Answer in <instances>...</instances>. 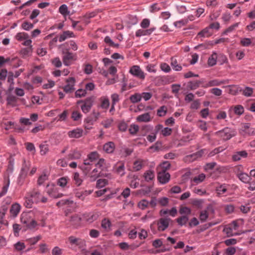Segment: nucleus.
Listing matches in <instances>:
<instances>
[{"label": "nucleus", "instance_id": "obj_1", "mask_svg": "<svg viewBox=\"0 0 255 255\" xmlns=\"http://www.w3.org/2000/svg\"><path fill=\"white\" fill-rule=\"evenodd\" d=\"M215 134L226 141L230 139L232 137L236 135V131L231 128L226 127L222 130L215 132Z\"/></svg>", "mask_w": 255, "mask_h": 255}, {"label": "nucleus", "instance_id": "obj_2", "mask_svg": "<svg viewBox=\"0 0 255 255\" xmlns=\"http://www.w3.org/2000/svg\"><path fill=\"white\" fill-rule=\"evenodd\" d=\"M206 149H202L198 151L191 154L187 155L184 158L185 162H192L198 158H201L206 151Z\"/></svg>", "mask_w": 255, "mask_h": 255}, {"label": "nucleus", "instance_id": "obj_3", "mask_svg": "<svg viewBox=\"0 0 255 255\" xmlns=\"http://www.w3.org/2000/svg\"><path fill=\"white\" fill-rule=\"evenodd\" d=\"M172 220L170 218H161L157 222V229L160 232L164 231L169 226Z\"/></svg>", "mask_w": 255, "mask_h": 255}, {"label": "nucleus", "instance_id": "obj_4", "mask_svg": "<svg viewBox=\"0 0 255 255\" xmlns=\"http://www.w3.org/2000/svg\"><path fill=\"white\" fill-rule=\"evenodd\" d=\"M68 241L71 246L75 245L82 250H83V249L85 248L86 242L84 240L77 238L74 236H70L68 238Z\"/></svg>", "mask_w": 255, "mask_h": 255}, {"label": "nucleus", "instance_id": "obj_5", "mask_svg": "<svg viewBox=\"0 0 255 255\" xmlns=\"http://www.w3.org/2000/svg\"><path fill=\"white\" fill-rule=\"evenodd\" d=\"M129 73L140 79L143 80L145 78L144 73L139 66H132L129 70Z\"/></svg>", "mask_w": 255, "mask_h": 255}, {"label": "nucleus", "instance_id": "obj_6", "mask_svg": "<svg viewBox=\"0 0 255 255\" xmlns=\"http://www.w3.org/2000/svg\"><path fill=\"white\" fill-rule=\"evenodd\" d=\"M100 115V114L99 112H97L94 110L91 114L85 119L84 123L86 124H89L90 126H92L99 119Z\"/></svg>", "mask_w": 255, "mask_h": 255}, {"label": "nucleus", "instance_id": "obj_7", "mask_svg": "<svg viewBox=\"0 0 255 255\" xmlns=\"http://www.w3.org/2000/svg\"><path fill=\"white\" fill-rule=\"evenodd\" d=\"M250 124H245L239 130L240 133L243 135H251L255 134V130L253 128L250 127Z\"/></svg>", "mask_w": 255, "mask_h": 255}, {"label": "nucleus", "instance_id": "obj_8", "mask_svg": "<svg viewBox=\"0 0 255 255\" xmlns=\"http://www.w3.org/2000/svg\"><path fill=\"white\" fill-rule=\"evenodd\" d=\"M66 81L67 84L63 88L64 91L66 93L72 92L74 90L75 78L74 77H69L66 79Z\"/></svg>", "mask_w": 255, "mask_h": 255}, {"label": "nucleus", "instance_id": "obj_9", "mask_svg": "<svg viewBox=\"0 0 255 255\" xmlns=\"http://www.w3.org/2000/svg\"><path fill=\"white\" fill-rule=\"evenodd\" d=\"M170 178V175L168 172H159L157 175V179L159 182L164 184L168 182Z\"/></svg>", "mask_w": 255, "mask_h": 255}, {"label": "nucleus", "instance_id": "obj_10", "mask_svg": "<svg viewBox=\"0 0 255 255\" xmlns=\"http://www.w3.org/2000/svg\"><path fill=\"white\" fill-rule=\"evenodd\" d=\"M83 130L80 128H77L68 132V135L70 138H78L83 135Z\"/></svg>", "mask_w": 255, "mask_h": 255}, {"label": "nucleus", "instance_id": "obj_11", "mask_svg": "<svg viewBox=\"0 0 255 255\" xmlns=\"http://www.w3.org/2000/svg\"><path fill=\"white\" fill-rule=\"evenodd\" d=\"M99 217L98 213H89L84 214L83 215V218L89 223H92L96 220Z\"/></svg>", "mask_w": 255, "mask_h": 255}, {"label": "nucleus", "instance_id": "obj_12", "mask_svg": "<svg viewBox=\"0 0 255 255\" xmlns=\"http://www.w3.org/2000/svg\"><path fill=\"white\" fill-rule=\"evenodd\" d=\"M177 211L176 207H174L171 208V210L168 209H161L159 212V215L160 216H163L167 214L172 217H175L177 214Z\"/></svg>", "mask_w": 255, "mask_h": 255}, {"label": "nucleus", "instance_id": "obj_13", "mask_svg": "<svg viewBox=\"0 0 255 255\" xmlns=\"http://www.w3.org/2000/svg\"><path fill=\"white\" fill-rule=\"evenodd\" d=\"M115 148V144L112 141H109L106 143L103 146V149L108 153H112L114 152Z\"/></svg>", "mask_w": 255, "mask_h": 255}, {"label": "nucleus", "instance_id": "obj_14", "mask_svg": "<svg viewBox=\"0 0 255 255\" xmlns=\"http://www.w3.org/2000/svg\"><path fill=\"white\" fill-rule=\"evenodd\" d=\"M32 50L33 49L32 46H30L28 47L21 49L19 52V53L22 58H25L26 57L31 55Z\"/></svg>", "mask_w": 255, "mask_h": 255}, {"label": "nucleus", "instance_id": "obj_15", "mask_svg": "<svg viewBox=\"0 0 255 255\" xmlns=\"http://www.w3.org/2000/svg\"><path fill=\"white\" fill-rule=\"evenodd\" d=\"M155 28L154 27H153L146 30L138 29L136 31L135 33V35L137 37H140L141 36L144 35H149L155 30Z\"/></svg>", "mask_w": 255, "mask_h": 255}, {"label": "nucleus", "instance_id": "obj_16", "mask_svg": "<svg viewBox=\"0 0 255 255\" xmlns=\"http://www.w3.org/2000/svg\"><path fill=\"white\" fill-rule=\"evenodd\" d=\"M248 153L246 150L240 151L236 152L233 156L232 159L234 161H239L241 157H247Z\"/></svg>", "mask_w": 255, "mask_h": 255}, {"label": "nucleus", "instance_id": "obj_17", "mask_svg": "<svg viewBox=\"0 0 255 255\" xmlns=\"http://www.w3.org/2000/svg\"><path fill=\"white\" fill-rule=\"evenodd\" d=\"M20 210V206L18 203H14L12 205L10 209V213L11 215L13 217H15L19 213Z\"/></svg>", "mask_w": 255, "mask_h": 255}, {"label": "nucleus", "instance_id": "obj_18", "mask_svg": "<svg viewBox=\"0 0 255 255\" xmlns=\"http://www.w3.org/2000/svg\"><path fill=\"white\" fill-rule=\"evenodd\" d=\"M217 58L218 55L217 53L213 52L208 59V65L209 66L212 67L215 65L217 63Z\"/></svg>", "mask_w": 255, "mask_h": 255}, {"label": "nucleus", "instance_id": "obj_19", "mask_svg": "<svg viewBox=\"0 0 255 255\" xmlns=\"http://www.w3.org/2000/svg\"><path fill=\"white\" fill-rule=\"evenodd\" d=\"M75 35L73 32L67 30L64 31L63 33L60 35L58 40L60 42H62L68 37H73Z\"/></svg>", "mask_w": 255, "mask_h": 255}, {"label": "nucleus", "instance_id": "obj_20", "mask_svg": "<svg viewBox=\"0 0 255 255\" xmlns=\"http://www.w3.org/2000/svg\"><path fill=\"white\" fill-rule=\"evenodd\" d=\"M81 220L82 218L80 216L77 214H75L71 216L70 222L71 223L72 225L77 227L80 225Z\"/></svg>", "mask_w": 255, "mask_h": 255}, {"label": "nucleus", "instance_id": "obj_21", "mask_svg": "<svg viewBox=\"0 0 255 255\" xmlns=\"http://www.w3.org/2000/svg\"><path fill=\"white\" fill-rule=\"evenodd\" d=\"M91 193V191H76L75 193V196L82 200H83L88 195Z\"/></svg>", "mask_w": 255, "mask_h": 255}, {"label": "nucleus", "instance_id": "obj_22", "mask_svg": "<svg viewBox=\"0 0 255 255\" xmlns=\"http://www.w3.org/2000/svg\"><path fill=\"white\" fill-rule=\"evenodd\" d=\"M136 120L139 122H148L151 121L150 116L148 113H146L138 116Z\"/></svg>", "mask_w": 255, "mask_h": 255}, {"label": "nucleus", "instance_id": "obj_23", "mask_svg": "<svg viewBox=\"0 0 255 255\" xmlns=\"http://www.w3.org/2000/svg\"><path fill=\"white\" fill-rule=\"evenodd\" d=\"M74 56L72 53L67 51L65 53V55L63 57V62L65 65L69 66L70 62H69L70 60H73Z\"/></svg>", "mask_w": 255, "mask_h": 255}, {"label": "nucleus", "instance_id": "obj_24", "mask_svg": "<svg viewBox=\"0 0 255 255\" xmlns=\"http://www.w3.org/2000/svg\"><path fill=\"white\" fill-rule=\"evenodd\" d=\"M202 83L201 81H191L188 83L187 87L190 90H193L198 88Z\"/></svg>", "mask_w": 255, "mask_h": 255}, {"label": "nucleus", "instance_id": "obj_25", "mask_svg": "<svg viewBox=\"0 0 255 255\" xmlns=\"http://www.w3.org/2000/svg\"><path fill=\"white\" fill-rule=\"evenodd\" d=\"M225 83L224 81H219L217 79H215L213 80H211L208 82V83L206 85V86H203L205 88L209 87H213L216 86H219L222 84Z\"/></svg>", "mask_w": 255, "mask_h": 255}, {"label": "nucleus", "instance_id": "obj_26", "mask_svg": "<svg viewBox=\"0 0 255 255\" xmlns=\"http://www.w3.org/2000/svg\"><path fill=\"white\" fill-rule=\"evenodd\" d=\"M238 177L241 181L245 183H248L251 179L248 174L244 172L238 174Z\"/></svg>", "mask_w": 255, "mask_h": 255}, {"label": "nucleus", "instance_id": "obj_27", "mask_svg": "<svg viewBox=\"0 0 255 255\" xmlns=\"http://www.w3.org/2000/svg\"><path fill=\"white\" fill-rule=\"evenodd\" d=\"M171 65L173 69L176 71H180L182 69V66L178 64L176 59L174 57L171 58Z\"/></svg>", "mask_w": 255, "mask_h": 255}, {"label": "nucleus", "instance_id": "obj_28", "mask_svg": "<svg viewBox=\"0 0 255 255\" xmlns=\"http://www.w3.org/2000/svg\"><path fill=\"white\" fill-rule=\"evenodd\" d=\"M212 32L210 31V28L209 27H206L198 33V36L203 37H208L212 35Z\"/></svg>", "mask_w": 255, "mask_h": 255}, {"label": "nucleus", "instance_id": "obj_29", "mask_svg": "<svg viewBox=\"0 0 255 255\" xmlns=\"http://www.w3.org/2000/svg\"><path fill=\"white\" fill-rule=\"evenodd\" d=\"M188 217L186 215H183L176 219L177 223L180 226L185 225L188 221Z\"/></svg>", "mask_w": 255, "mask_h": 255}, {"label": "nucleus", "instance_id": "obj_30", "mask_svg": "<svg viewBox=\"0 0 255 255\" xmlns=\"http://www.w3.org/2000/svg\"><path fill=\"white\" fill-rule=\"evenodd\" d=\"M143 176L145 181L148 182L154 178V172L152 170H148L144 173Z\"/></svg>", "mask_w": 255, "mask_h": 255}, {"label": "nucleus", "instance_id": "obj_31", "mask_svg": "<svg viewBox=\"0 0 255 255\" xmlns=\"http://www.w3.org/2000/svg\"><path fill=\"white\" fill-rule=\"evenodd\" d=\"M81 156V152L77 150H74L72 153L68 154V157L70 159H78Z\"/></svg>", "mask_w": 255, "mask_h": 255}, {"label": "nucleus", "instance_id": "obj_32", "mask_svg": "<svg viewBox=\"0 0 255 255\" xmlns=\"http://www.w3.org/2000/svg\"><path fill=\"white\" fill-rule=\"evenodd\" d=\"M40 192L38 191L33 190L30 193V199H32L34 202L37 203L40 200Z\"/></svg>", "mask_w": 255, "mask_h": 255}, {"label": "nucleus", "instance_id": "obj_33", "mask_svg": "<svg viewBox=\"0 0 255 255\" xmlns=\"http://www.w3.org/2000/svg\"><path fill=\"white\" fill-rule=\"evenodd\" d=\"M129 100L132 103L139 102L141 100V95L139 93H135L130 96Z\"/></svg>", "mask_w": 255, "mask_h": 255}, {"label": "nucleus", "instance_id": "obj_34", "mask_svg": "<svg viewBox=\"0 0 255 255\" xmlns=\"http://www.w3.org/2000/svg\"><path fill=\"white\" fill-rule=\"evenodd\" d=\"M47 193L50 196L54 198H60L63 195L62 194H57L54 188L48 189L47 191Z\"/></svg>", "mask_w": 255, "mask_h": 255}, {"label": "nucleus", "instance_id": "obj_35", "mask_svg": "<svg viewBox=\"0 0 255 255\" xmlns=\"http://www.w3.org/2000/svg\"><path fill=\"white\" fill-rule=\"evenodd\" d=\"M167 113V108L165 106L160 107L157 111V115L158 117H162L166 115Z\"/></svg>", "mask_w": 255, "mask_h": 255}, {"label": "nucleus", "instance_id": "obj_36", "mask_svg": "<svg viewBox=\"0 0 255 255\" xmlns=\"http://www.w3.org/2000/svg\"><path fill=\"white\" fill-rule=\"evenodd\" d=\"M59 12L63 16H66L70 13L69 11L68 10V7L65 4H63L60 6Z\"/></svg>", "mask_w": 255, "mask_h": 255}, {"label": "nucleus", "instance_id": "obj_37", "mask_svg": "<svg viewBox=\"0 0 255 255\" xmlns=\"http://www.w3.org/2000/svg\"><path fill=\"white\" fill-rule=\"evenodd\" d=\"M17 99V98L14 96L11 95H8L6 98L7 105L15 106V103L16 102Z\"/></svg>", "mask_w": 255, "mask_h": 255}, {"label": "nucleus", "instance_id": "obj_38", "mask_svg": "<svg viewBox=\"0 0 255 255\" xmlns=\"http://www.w3.org/2000/svg\"><path fill=\"white\" fill-rule=\"evenodd\" d=\"M99 157V155L97 151L91 152L88 155V159L90 162L97 160Z\"/></svg>", "mask_w": 255, "mask_h": 255}, {"label": "nucleus", "instance_id": "obj_39", "mask_svg": "<svg viewBox=\"0 0 255 255\" xmlns=\"http://www.w3.org/2000/svg\"><path fill=\"white\" fill-rule=\"evenodd\" d=\"M82 117V114L78 111H74L72 113L71 119L74 121H78Z\"/></svg>", "mask_w": 255, "mask_h": 255}, {"label": "nucleus", "instance_id": "obj_40", "mask_svg": "<svg viewBox=\"0 0 255 255\" xmlns=\"http://www.w3.org/2000/svg\"><path fill=\"white\" fill-rule=\"evenodd\" d=\"M39 148L40 149V154L42 155L46 154L49 150L48 145L46 143V142L44 143L41 144L39 145Z\"/></svg>", "mask_w": 255, "mask_h": 255}, {"label": "nucleus", "instance_id": "obj_41", "mask_svg": "<svg viewBox=\"0 0 255 255\" xmlns=\"http://www.w3.org/2000/svg\"><path fill=\"white\" fill-rule=\"evenodd\" d=\"M28 37V34L24 32H19L15 36L16 39L18 41L27 39Z\"/></svg>", "mask_w": 255, "mask_h": 255}, {"label": "nucleus", "instance_id": "obj_42", "mask_svg": "<svg viewBox=\"0 0 255 255\" xmlns=\"http://www.w3.org/2000/svg\"><path fill=\"white\" fill-rule=\"evenodd\" d=\"M242 94L246 97H250L252 95L253 93V89L252 88L246 87L244 90H242Z\"/></svg>", "mask_w": 255, "mask_h": 255}, {"label": "nucleus", "instance_id": "obj_43", "mask_svg": "<svg viewBox=\"0 0 255 255\" xmlns=\"http://www.w3.org/2000/svg\"><path fill=\"white\" fill-rule=\"evenodd\" d=\"M108 183V181L106 179H100L97 181L96 187L97 188H102Z\"/></svg>", "mask_w": 255, "mask_h": 255}, {"label": "nucleus", "instance_id": "obj_44", "mask_svg": "<svg viewBox=\"0 0 255 255\" xmlns=\"http://www.w3.org/2000/svg\"><path fill=\"white\" fill-rule=\"evenodd\" d=\"M161 170L160 172H166V170L170 168L171 164L168 161H163L160 164Z\"/></svg>", "mask_w": 255, "mask_h": 255}, {"label": "nucleus", "instance_id": "obj_45", "mask_svg": "<svg viewBox=\"0 0 255 255\" xmlns=\"http://www.w3.org/2000/svg\"><path fill=\"white\" fill-rule=\"evenodd\" d=\"M21 222L25 224L26 226L27 227V226L29 223L30 219H29V217L27 214H22L21 218H20Z\"/></svg>", "mask_w": 255, "mask_h": 255}, {"label": "nucleus", "instance_id": "obj_46", "mask_svg": "<svg viewBox=\"0 0 255 255\" xmlns=\"http://www.w3.org/2000/svg\"><path fill=\"white\" fill-rule=\"evenodd\" d=\"M87 94V91L86 90H83L82 89H79L77 90L75 92V97L76 98H82L86 96Z\"/></svg>", "mask_w": 255, "mask_h": 255}, {"label": "nucleus", "instance_id": "obj_47", "mask_svg": "<svg viewBox=\"0 0 255 255\" xmlns=\"http://www.w3.org/2000/svg\"><path fill=\"white\" fill-rule=\"evenodd\" d=\"M209 217V215L206 210L202 211L200 212L199 219L202 222H205Z\"/></svg>", "mask_w": 255, "mask_h": 255}, {"label": "nucleus", "instance_id": "obj_48", "mask_svg": "<svg viewBox=\"0 0 255 255\" xmlns=\"http://www.w3.org/2000/svg\"><path fill=\"white\" fill-rule=\"evenodd\" d=\"M217 60L218 62L220 63V65H222L224 63L227 62L228 61V59L226 56H225L223 54H220L219 55H218Z\"/></svg>", "mask_w": 255, "mask_h": 255}, {"label": "nucleus", "instance_id": "obj_49", "mask_svg": "<svg viewBox=\"0 0 255 255\" xmlns=\"http://www.w3.org/2000/svg\"><path fill=\"white\" fill-rule=\"evenodd\" d=\"M179 212L181 215L185 214L187 216L191 213V210L187 207H181Z\"/></svg>", "mask_w": 255, "mask_h": 255}, {"label": "nucleus", "instance_id": "obj_50", "mask_svg": "<svg viewBox=\"0 0 255 255\" xmlns=\"http://www.w3.org/2000/svg\"><path fill=\"white\" fill-rule=\"evenodd\" d=\"M110 106V101L108 98H105L102 100L101 99V104L100 105V107H101L103 109H107L109 108Z\"/></svg>", "mask_w": 255, "mask_h": 255}, {"label": "nucleus", "instance_id": "obj_51", "mask_svg": "<svg viewBox=\"0 0 255 255\" xmlns=\"http://www.w3.org/2000/svg\"><path fill=\"white\" fill-rule=\"evenodd\" d=\"M162 146V142L160 141H156L154 144L152 145L149 147L150 149H153L154 151H159Z\"/></svg>", "mask_w": 255, "mask_h": 255}, {"label": "nucleus", "instance_id": "obj_52", "mask_svg": "<svg viewBox=\"0 0 255 255\" xmlns=\"http://www.w3.org/2000/svg\"><path fill=\"white\" fill-rule=\"evenodd\" d=\"M244 109L242 105L236 106L234 108V112L236 115H241L244 113Z\"/></svg>", "mask_w": 255, "mask_h": 255}, {"label": "nucleus", "instance_id": "obj_53", "mask_svg": "<svg viewBox=\"0 0 255 255\" xmlns=\"http://www.w3.org/2000/svg\"><path fill=\"white\" fill-rule=\"evenodd\" d=\"M139 130V127L136 125H131L129 128V132L131 134H135Z\"/></svg>", "mask_w": 255, "mask_h": 255}, {"label": "nucleus", "instance_id": "obj_54", "mask_svg": "<svg viewBox=\"0 0 255 255\" xmlns=\"http://www.w3.org/2000/svg\"><path fill=\"white\" fill-rule=\"evenodd\" d=\"M206 177L205 174H200L198 176H196L193 178V181L196 183H199L203 181Z\"/></svg>", "mask_w": 255, "mask_h": 255}, {"label": "nucleus", "instance_id": "obj_55", "mask_svg": "<svg viewBox=\"0 0 255 255\" xmlns=\"http://www.w3.org/2000/svg\"><path fill=\"white\" fill-rule=\"evenodd\" d=\"M33 27V24L28 21L24 22L21 25V27L25 30H29Z\"/></svg>", "mask_w": 255, "mask_h": 255}, {"label": "nucleus", "instance_id": "obj_56", "mask_svg": "<svg viewBox=\"0 0 255 255\" xmlns=\"http://www.w3.org/2000/svg\"><path fill=\"white\" fill-rule=\"evenodd\" d=\"M111 225V223L109 219L105 218L102 220L101 226L103 228L105 229H108L110 228Z\"/></svg>", "mask_w": 255, "mask_h": 255}, {"label": "nucleus", "instance_id": "obj_57", "mask_svg": "<svg viewBox=\"0 0 255 255\" xmlns=\"http://www.w3.org/2000/svg\"><path fill=\"white\" fill-rule=\"evenodd\" d=\"M229 87H231L230 89L229 93L232 95H236L239 93V92L242 91V89L240 88H238L234 86H229Z\"/></svg>", "mask_w": 255, "mask_h": 255}, {"label": "nucleus", "instance_id": "obj_58", "mask_svg": "<svg viewBox=\"0 0 255 255\" xmlns=\"http://www.w3.org/2000/svg\"><path fill=\"white\" fill-rule=\"evenodd\" d=\"M94 100H95V97L94 96H91V97L87 98L85 100V102H84V105H85L86 106H88L92 107L93 106Z\"/></svg>", "mask_w": 255, "mask_h": 255}, {"label": "nucleus", "instance_id": "obj_59", "mask_svg": "<svg viewBox=\"0 0 255 255\" xmlns=\"http://www.w3.org/2000/svg\"><path fill=\"white\" fill-rule=\"evenodd\" d=\"M152 246L156 249L162 247L163 243L162 240L161 239H158L154 240L152 242Z\"/></svg>", "mask_w": 255, "mask_h": 255}, {"label": "nucleus", "instance_id": "obj_60", "mask_svg": "<svg viewBox=\"0 0 255 255\" xmlns=\"http://www.w3.org/2000/svg\"><path fill=\"white\" fill-rule=\"evenodd\" d=\"M67 183V179L65 177H61L58 180L57 184L61 187H65Z\"/></svg>", "mask_w": 255, "mask_h": 255}, {"label": "nucleus", "instance_id": "obj_61", "mask_svg": "<svg viewBox=\"0 0 255 255\" xmlns=\"http://www.w3.org/2000/svg\"><path fill=\"white\" fill-rule=\"evenodd\" d=\"M142 164L140 161L136 160L134 162L133 168L135 171H138L140 170L142 168Z\"/></svg>", "mask_w": 255, "mask_h": 255}, {"label": "nucleus", "instance_id": "obj_62", "mask_svg": "<svg viewBox=\"0 0 255 255\" xmlns=\"http://www.w3.org/2000/svg\"><path fill=\"white\" fill-rule=\"evenodd\" d=\"M74 180L77 186H80L83 182V180L80 178L79 174L78 172L74 173Z\"/></svg>", "mask_w": 255, "mask_h": 255}, {"label": "nucleus", "instance_id": "obj_63", "mask_svg": "<svg viewBox=\"0 0 255 255\" xmlns=\"http://www.w3.org/2000/svg\"><path fill=\"white\" fill-rule=\"evenodd\" d=\"M149 204V202L146 200H142L140 201L138 204V206L139 208L142 210H144L146 208Z\"/></svg>", "mask_w": 255, "mask_h": 255}, {"label": "nucleus", "instance_id": "obj_64", "mask_svg": "<svg viewBox=\"0 0 255 255\" xmlns=\"http://www.w3.org/2000/svg\"><path fill=\"white\" fill-rule=\"evenodd\" d=\"M15 249L18 251H22L25 248L24 243L18 242L14 245Z\"/></svg>", "mask_w": 255, "mask_h": 255}]
</instances>
